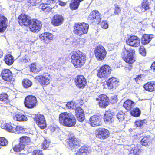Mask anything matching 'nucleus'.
<instances>
[{
	"instance_id": "1",
	"label": "nucleus",
	"mask_w": 155,
	"mask_h": 155,
	"mask_svg": "<svg viewBox=\"0 0 155 155\" xmlns=\"http://www.w3.org/2000/svg\"><path fill=\"white\" fill-rule=\"evenodd\" d=\"M59 119L61 124L68 127L73 126L76 124V121L74 116L72 114L67 112L60 114Z\"/></svg>"
},
{
	"instance_id": "2",
	"label": "nucleus",
	"mask_w": 155,
	"mask_h": 155,
	"mask_svg": "<svg viewBox=\"0 0 155 155\" xmlns=\"http://www.w3.org/2000/svg\"><path fill=\"white\" fill-rule=\"evenodd\" d=\"M85 55L79 51L74 52L71 56V62L77 68L81 67L85 62Z\"/></svg>"
},
{
	"instance_id": "3",
	"label": "nucleus",
	"mask_w": 155,
	"mask_h": 155,
	"mask_svg": "<svg viewBox=\"0 0 155 155\" xmlns=\"http://www.w3.org/2000/svg\"><path fill=\"white\" fill-rule=\"evenodd\" d=\"M135 52L133 49H127L124 47L123 49L121 56L126 62L130 64H132L135 61Z\"/></svg>"
},
{
	"instance_id": "4",
	"label": "nucleus",
	"mask_w": 155,
	"mask_h": 155,
	"mask_svg": "<svg viewBox=\"0 0 155 155\" xmlns=\"http://www.w3.org/2000/svg\"><path fill=\"white\" fill-rule=\"evenodd\" d=\"M89 25L84 23H78L74 26V32L76 35L80 36L87 33L88 31Z\"/></svg>"
},
{
	"instance_id": "5",
	"label": "nucleus",
	"mask_w": 155,
	"mask_h": 155,
	"mask_svg": "<svg viewBox=\"0 0 155 155\" xmlns=\"http://www.w3.org/2000/svg\"><path fill=\"white\" fill-rule=\"evenodd\" d=\"M112 71L111 68L107 65H105L98 71L97 76L102 79L107 78L110 76Z\"/></svg>"
},
{
	"instance_id": "6",
	"label": "nucleus",
	"mask_w": 155,
	"mask_h": 155,
	"mask_svg": "<svg viewBox=\"0 0 155 155\" xmlns=\"http://www.w3.org/2000/svg\"><path fill=\"white\" fill-rule=\"evenodd\" d=\"M24 104L25 106L28 108H34L37 104V99L34 96H28L25 98Z\"/></svg>"
},
{
	"instance_id": "7",
	"label": "nucleus",
	"mask_w": 155,
	"mask_h": 155,
	"mask_svg": "<svg viewBox=\"0 0 155 155\" xmlns=\"http://www.w3.org/2000/svg\"><path fill=\"white\" fill-rule=\"evenodd\" d=\"M101 19L100 14L98 11L94 10L91 12L88 20L89 22L92 24L99 23Z\"/></svg>"
},
{
	"instance_id": "8",
	"label": "nucleus",
	"mask_w": 155,
	"mask_h": 155,
	"mask_svg": "<svg viewBox=\"0 0 155 155\" xmlns=\"http://www.w3.org/2000/svg\"><path fill=\"white\" fill-rule=\"evenodd\" d=\"M106 51L104 48L101 45L97 46L95 50V54L96 58L99 60H103L106 54Z\"/></svg>"
},
{
	"instance_id": "9",
	"label": "nucleus",
	"mask_w": 155,
	"mask_h": 155,
	"mask_svg": "<svg viewBox=\"0 0 155 155\" xmlns=\"http://www.w3.org/2000/svg\"><path fill=\"white\" fill-rule=\"evenodd\" d=\"M36 79L43 86L49 84L51 77L48 73H45L42 75L38 76L36 77Z\"/></svg>"
},
{
	"instance_id": "10",
	"label": "nucleus",
	"mask_w": 155,
	"mask_h": 155,
	"mask_svg": "<svg viewBox=\"0 0 155 155\" xmlns=\"http://www.w3.org/2000/svg\"><path fill=\"white\" fill-rule=\"evenodd\" d=\"M29 25L30 31L33 32L39 31L42 26L41 22L37 19L33 20Z\"/></svg>"
},
{
	"instance_id": "11",
	"label": "nucleus",
	"mask_w": 155,
	"mask_h": 155,
	"mask_svg": "<svg viewBox=\"0 0 155 155\" xmlns=\"http://www.w3.org/2000/svg\"><path fill=\"white\" fill-rule=\"evenodd\" d=\"M75 83L77 87L79 88H83L86 84L85 78L82 75H78L75 79Z\"/></svg>"
},
{
	"instance_id": "12",
	"label": "nucleus",
	"mask_w": 155,
	"mask_h": 155,
	"mask_svg": "<svg viewBox=\"0 0 155 155\" xmlns=\"http://www.w3.org/2000/svg\"><path fill=\"white\" fill-rule=\"evenodd\" d=\"M35 119L36 124L41 129H43L46 127L45 120L43 115L37 114L36 115Z\"/></svg>"
},
{
	"instance_id": "13",
	"label": "nucleus",
	"mask_w": 155,
	"mask_h": 155,
	"mask_svg": "<svg viewBox=\"0 0 155 155\" xmlns=\"http://www.w3.org/2000/svg\"><path fill=\"white\" fill-rule=\"evenodd\" d=\"M127 44L131 46L138 47L140 44V40L139 38L135 36H130L126 40Z\"/></svg>"
},
{
	"instance_id": "14",
	"label": "nucleus",
	"mask_w": 155,
	"mask_h": 155,
	"mask_svg": "<svg viewBox=\"0 0 155 155\" xmlns=\"http://www.w3.org/2000/svg\"><path fill=\"white\" fill-rule=\"evenodd\" d=\"M98 99L100 101L98 104L99 106L101 107H105L109 103V99L105 95L102 94L100 95L98 98H97V100Z\"/></svg>"
},
{
	"instance_id": "15",
	"label": "nucleus",
	"mask_w": 155,
	"mask_h": 155,
	"mask_svg": "<svg viewBox=\"0 0 155 155\" xmlns=\"http://www.w3.org/2000/svg\"><path fill=\"white\" fill-rule=\"evenodd\" d=\"M18 19L19 24L21 26L28 25L30 24L31 21L29 17L23 14L19 16Z\"/></svg>"
},
{
	"instance_id": "16",
	"label": "nucleus",
	"mask_w": 155,
	"mask_h": 155,
	"mask_svg": "<svg viewBox=\"0 0 155 155\" xmlns=\"http://www.w3.org/2000/svg\"><path fill=\"white\" fill-rule=\"evenodd\" d=\"M1 75L4 81L10 82L14 80L12 73L9 69H6L3 70L2 72Z\"/></svg>"
},
{
	"instance_id": "17",
	"label": "nucleus",
	"mask_w": 155,
	"mask_h": 155,
	"mask_svg": "<svg viewBox=\"0 0 155 155\" xmlns=\"http://www.w3.org/2000/svg\"><path fill=\"white\" fill-rule=\"evenodd\" d=\"M101 118L97 115H94L91 117L89 120V124L92 126L94 127L100 125L101 123Z\"/></svg>"
},
{
	"instance_id": "18",
	"label": "nucleus",
	"mask_w": 155,
	"mask_h": 155,
	"mask_svg": "<svg viewBox=\"0 0 155 155\" xmlns=\"http://www.w3.org/2000/svg\"><path fill=\"white\" fill-rule=\"evenodd\" d=\"M96 137L101 139H104L109 136L108 130L105 129H99L96 133Z\"/></svg>"
},
{
	"instance_id": "19",
	"label": "nucleus",
	"mask_w": 155,
	"mask_h": 155,
	"mask_svg": "<svg viewBox=\"0 0 155 155\" xmlns=\"http://www.w3.org/2000/svg\"><path fill=\"white\" fill-rule=\"evenodd\" d=\"M69 138L67 139L66 142L67 143V144L69 145H80L81 144V141L77 139L73 135V134H71Z\"/></svg>"
},
{
	"instance_id": "20",
	"label": "nucleus",
	"mask_w": 155,
	"mask_h": 155,
	"mask_svg": "<svg viewBox=\"0 0 155 155\" xmlns=\"http://www.w3.org/2000/svg\"><path fill=\"white\" fill-rule=\"evenodd\" d=\"M119 82L117 79L113 77L108 80L107 82V84L109 89H115L118 85Z\"/></svg>"
},
{
	"instance_id": "21",
	"label": "nucleus",
	"mask_w": 155,
	"mask_h": 155,
	"mask_svg": "<svg viewBox=\"0 0 155 155\" xmlns=\"http://www.w3.org/2000/svg\"><path fill=\"white\" fill-rule=\"evenodd\" d=\"M8 20L4 16L0 15V33L3 32L7 27Z\"/></svg>"
},
{
	"instance_id": "22",
	"label": "nucleus",
	"mask_w": 155,
	"mask_h": 155,
	"mask_svg": "<svg viewBox=\"0 0 155 155\" xmlns=\"http://www.w3.org/2000/svg\"><path fill=\"white\" fill-rule=\"evenodd\" d=\"M76 116L78 120L82 122L84 120V114L83 110L80 107H77L75 109Z\"/></svg>"
},
{
	"instance_id": "23",
	"label": "nucleus",
	"mask_w": 155,
	"mask_h": 155,
	"mask_svg": "<svg viewBox=\"0 0 155 155\" xmlns=\"http://www.w3.org/2000/svg\"><path fill=\"white\" fill-rule=\"evenodd\" d=\"M53 35L49 33H45L41 34L39 35V38L41 40L46 43H48L52 40Z\"/></svg>"
},
{
	"instance_id": "24",
	"label": "nucleus",
	"mask_w": 155,
	"mask_h": 155,
	"mask_svg": "<svg viewBox=\"0 0 155 155\" xmlns=\"http://www.w3.org/2000/svg\"><path fill=\"white\" fill-rule=\"evenodd\" d=\"M91 152L89 146H82L77 151L76 155H87Z\"/></svg>"
},
{
	"instance_id": "25",
	"label": "nucleus",
	"mask_w": 155,
	"mask_h": 155,
	"mask_svg": "<svg viewBox=\"0 0 155 155\" xmlns=\"http://www.w3.org/2000/svg\"><path fill=\"white\" fill-rule=\"evenodd\" d=\"M63 18L61 15H54L53 18L52 23L54 26H58L63 23Z\"/></svg>"
},
{
	"instance_id": "26",
	"label": "nucleus",
	"mask_w": 155,
	"mask_h": 155,
	"mask_svg": "<svg viewBox=\"0 0 155 155\" xmlns=\"http://www.w3.org/2000/svg\"><path fill=\"white\" fill-rule=\"evenodd\" d=\"M144 89L149 92H152L155 91V82H148L143 86Z\"/></svg>"
},
{
	"instance_id": "27",
	"label": "nucleus",
	"mask_w": 155,
	"mask_h": 155,
	"mask_svg": "<svg viewBox=\"0 0 155 155\" xmlns=\"http://www.w3.org/2000/svg\"><path fill=\"white\" fill-rule=\"evenodd\" d=\"M142 151L138 146H135L130 149L128 155H140Z\"/></svg>"
},
{
	"instance_id": "28",
	"label": "nucleus",
	"mask_w": 155,
	"mask_h": 155,
	"mask_svg": "<svg viewBox=\"0 0 155 155\" xmlns=\"http://www.w3.org/2000/svg\"><path fill=\"white\" fill-rule=\"evenodd\" d=\"M30 138L27 136H22L19 139V145H25V144H30Z\"/></svg>"
},
{
	"instance_id": "29",
	"label": "nucleus",
	"mask_w": 155,
	"mask_h": 155,
	"mask_svg": "<svg viewBox=\"0 0 155 155\" xmlns=\"http://www.w3.org/2000/svg\"><path fill=\"white\" fill-rule=\"evenodd\" d=\"M14 120L18 121H25L27 120V117L21 113L15 114L13 116Z\"/></svg>"
},
{
	"instance_id": "30",
	"label": "nucleus",
	"mask_w": 155,
	"mask_h": 155,
	"mask_svg": "<svg viewBox=\"0 0 155 155\" xmlns=\"http://www.w3.org/2000/svg\"><path fill=\"white\" fill-rule=\"evenodd\" d=\"M135 105V103L133 101L130 100L125 101L123 104V107L127 110H130Z\"/></svg>"
},
{
	"instance_id": "31",
	"label": "nucleus",
	"mask_w": 155,
	"mask_h": 155,
	"mask_svg": "<svg viewBox=\"0 0 155 155\" xmlns=\"http://www.w3.org/2000/svg\"><path fill=\"white\" fill-rule=\"evenodd\" d=\"M153 35H144L142 38V43L143 44L145 45L148 43L153 38Z\"/></svg>"
},
{
	"instance_id": "32",
	"label": "nucleus",
	"mask_w": 155,
	"mask_h": 155,
	"mask_svg": "<svg viewBox=\"0 0 155 155\" xmlns=\"http://www.w3.org/2000/svg\"><path fill=\"white\" fill-rule=\"evenodd\" d=\"M14 126V124L9 122L4 124H2V126L3 128L5 129L9 132H12V130H13Z\"/></svg>"
},
{
	"instance_id": "33",
	"label": "nucleus",
	"mask_w": 155,
	"mask_h": 155,
	"mask_svg": "<svg viewBox=\"0 0 155 155\" xmlns=\"http://www.w3.org/2000/svg\"><path fill=\"white\" fill-rule=\"evenodd\" d=\"M5 61L8 65H12L14 61L13 57L10 54H8L5 57Z\"/></svg>"
},
{
	"instance_id": "34",
	"label": "nucleus",
	"mask_w": 155,
	"mask_h": 155,
	"mask_svg": "<svg viewBox=\"0 0 155 155\" xmlns=\"http://www.w3.org/2000/svg\"><path fill=\"white\" fill-rule=\"evenodd\" d=\"M41 68L35 64H32L30 66V70L32 72H38L41 70Z\"/></svg>"
},
{
	"instance_id": "35",
	"label": "nucleus",
	"mask_w": 155,
	"mask_h": 155,
	"mask_svg": "<svg viewBox=\"0 0 155 155\" xmlns=\"http://www.w3.org/2000/svg\"><path fill=\"white\" fill-rule=\"evenodd\" d=\"M14 127L13 130H12V133L18 134L23 133L24 132V129L22 127L15 125Z\"/></svg>"
},
{
	"instance_id": "36",
	"label": "nucleus",
	"mask_w": 155,
	"mask_h": 155,
	"mask_svg": "<svg viewBox=\"0 0 155 155\" xmlns=\"http://www.w3.org/2000/svg\"><path fill=\"white\" fill-rule=\"evenodd\" d=\"M80 2L78 0H72L70 4V8L73 10H75L78 8Z\"/></svg>"
},
{
	"instance_id": "37",
	"label": "nucleus",
	"mask_w": 155,
	"mask_h": 155,
	"mask_svg": "<svg viewBox=\"0 0 155 155\" xmlns=\"http://www.w3.org/2000/svg\"><path fill=\"white\" fill-rule=\"evenodd\" d=\"M131 115L135 117H138L140 116L141 114L140 110L138 108H133L130 111Z\"/></svg>"
},
{
	"instance_id": "38",
	"label": "nucleus",
	"mask_w": 155,
	"mask_h": 155,
	"mask_svg": "<svg viewBox=\"0 0 155 155\" xmlns=\"http://www.w3.org/2000/svg\"><path fill=\"white\" fill-rule=\"evenodd\" d=\"M114 113H106L105 116V117L104 118V120L112 122L113 121V115Z\"/></svg>"
},
{
	"instance_id": "39",
	"label": "nucleus",
	"mask_w": 155,
	"mask_h": 155,
	"mask_svg": "<svg viewBox=\"0 0 155 155\" xmlns=\"http://www.w3.org/2000/svg\"><path fill=\"white\" fill-rule=\"evenodd\" d=\"M142 11H145L150 8L149 2L147 0H143L141 3Z\"/></svg>"
},
{
	"instance_id": "40",
	"label": "nucleus",
	"mask_w": 155,
	"mask_h": 155,
	"mask_svg": "<svg viewBox=\"0 0 155 155\" xmlns=\"http://www.w3.org/2000/svg\"><path fill=\"white\" fill-rule=\"evenodd\" d=\"M44 2L42 4H41L40 7L41 9L43 11L45 12H47L50 10V8H52V7H50L48 5L50 4H47L45 3V0H42Z\"/></svg>"
},
{
	"instance_id": "41",
	"label": "nucleus",
	"mask_w": 155,
	"mask_h": 155,
	"mask_svg": "<svg viewBox=\"0 0 155 155\" xmlns=\"http://www.w3.org/2000/svg\"><path fill=\"white\" fill-rule=\"evenodd\" d=\"M22 84L24 87L25 88H28L30 87L32 85V82L28 79H24L22 81Z\"/></svg>"
},
{
	"instance_id": "42",
	"label": "nucleus",
	"mask_w": 155,
	"mask_h": 155,
	"mask_svg": "<svg viewBox=\"0 0 155 155\" xmlns=\"http://www.w3.org/2000/svg\"><path fill=\"white\" fill-rule=\"evenodd\" d=\"M66 106L68 108L75 109L77 107H76V105L75 104V102L74 101H71L70 102H68L66 104Z\"/></svg>"
},
{
	"instance_id": "43",
	"label": "nucleus",
	"mask_w": 155,
	"mask_h": 155,
	"mask_svg": "<svg viewBox=\"0 0 155 155\" xmlns=\"http://www.w3.org/2000/svg\"><path fill=\"white\" fill-rule=\"evenodd\" d=\"M8 96L5 93H2L0 94V101L6 102L8 100Z\"/></svg>"
},
{
	"instance_id": "44",
	"label": "nucleus",
	"mask_w": 155,
	"mask_h": 155,
	"mask_svg": "<svg viewBox=\"0 0 155 155\" xmlns=\"http://www.w3.org/2000/svg\"><path fill=\"white\" fill-rule=\"evenodd\" d=\"M149 139L147 137H143L141 140V143L142 145H148L149 141Z\"/></svg>"
},
{
	"instance_id": "45",
	"label": "nucleus",
	"mask_w": 155,
	"mask_h": 155,
	"mask_svg": "<svg viewBox=\"0 0 155 155\" xmlns=\"http://www.w3.org/2000/svg\"><path fill=\"white\" fill-rule=\"evenodd\" d=\"M146 121L145 120H137L135 122V125L137 127H141L143 124H145Z\"/></svg>"
},
{
	"instance_id": "46",
	"label": "nucleus",
	"mask_w": 155,
	"mask_h": 155,
	"mask_svg": "<svg viewBox=\"0 0 155 155\" xmlns=\"http://www.w3.org/2000/svg\"><path fill=\"white\" fill-rule=\"evenodd\" d=\"M8 144V140L4 137H0V145H7Z\"/></svg>"
},
{
	"instance_id": "47",
	"label": "nucleus",
	"mask_w": 155,
	"mask_h": 155,
	"mask_svg": "<svg viewBox=\"0 0 155 155\" xmlns=\"http://www.w3.org/2000/svg\"><path fill=\"white\" fill-rule=\"evenodd\" d=\"M124 114L123 112H120L116 114V117L119 121L122 120L124 119Z\"/></svg>"
},
{
	"instance_id": "48",
	"label": "nucleus",
	"mask_w": 155,
	"mask_h": 155,
	"mask_svg": "<svg viewBox=\"0 0 155 155\" xmlns=\"http://www.w3.org/2000/svg\"><path fill=\"white\" fill-rule=\"evenodd\" d=\"M32 155H44L42 150L38 149H36L33 150Z\"/></svg>"
},
{
	"instance_id": "49",
	"label": "nucleus",
	"mask_w": 155,
	"mask_h": 155,
	"mask_svg": "<svg viewBox=\"0 0 155 155\" xmlns=\"http://www.w3.org/2000/svg\"><path fill=\"white\" fill-rule=\"evenodd\" d=\"M24 148V146H14L13 148L14 151L16 152H20Z\"/></svg>"
},
{
	"instance_id": "50",
	"label": "nucleus",
	"mask_w": 155,
	"mask_h": 155,
	"mask_svg": "<svg viewBox=\"0 0 155 155\" xmlns=\"http://www.w3.org/2000/svg\"><path fill=\"white\" fill-rule=\"evenodd\" d=\"M101 27L104 29H107L108 28V25L106 21H103L101 23Z\"/></svg>"
},
{
	"instance_id": "51",
	"label": "nucleus",
	"mask_w": 155,
	"mask_h": 155,
	"mask_svg": "<svg viewBox=\"0 0 155 155\" xmlns=\"http://www.w3.org/2000/svg\"><path fill=\"white\" fill-rule=\"evenodd\" d=\"M139 52L140 54L142 55L145 56L146 55V53L145 49L143 47H141L139 50Z\"/></svg>"
},
{
	"instance_id": "52",
	"label": "nucleus",
	"mask_w": 155,
	"mask_h": 155,
	"mask_svg": "<svg viewBox=\"0 0 155 155\" xmlns=\"http://www.w3.org/2000/svg\"><path fill=\"white\" fill-rule=\"evenodd\" d=\"M121 11L120 9V7H118V5H116L114 8V12L115 14H119Z\"/></svg>"
},
{
	"instance_id": "53",
	"label": "nucleus",
	"mask_w": 155,
	"mask_h": 155,
	"mask_svg": "<svg viewBox=\"0 0 155 155\" xmlns=\"http://www.w3.org/2000/svg\"><path fill=\"white\" fill-rule=\"evenodd\" d=\"M111 102L114 103L117 101V97L116 96L111 97Z\"/></svg>"
},
{
	"instance_id": "54",
	"label": "nucleus",
	"mask_w": 155,
	"mask_h": 155,
	"mask_svg": "<svg viewBox=\"0 0 155 155\" xmlns=\"http://www.w3.org/2000/svg\"><path fill=\"white\" fill-rule=\"evenodd\" d=\"M50 143V142L47 140L45 139L43 143V145H49Z\"/></svg>"
},
{
	"instance_id": "55",
	"label": "nucleus",
	"mask_w": 155,
	"mask_h": 155,
	"mask_svg": "<svg viewBox=\"0 0 155 155\" xmlns=\"http://www.w3.org/2000/svg\"><path fill=\"white\" fill-rule=\"evenodd\" d=\"M19 140H15L13 142L12 144L14 145H19Z\"/></svg>"
},
{
	"instance_id": "56",
	"label": "nucleus",
	"mask_w": 155,
	"mask_h": 155,
	"mask_svg": "<svg viewBox=\"0 0 155 155\" xmlns=\"http://www.w3.org/2000/svg\"><path fill=\"white\" fill-rule=\"evenodd\" d=\"M21 62L23 63H27L28 62V60L25 57L22 58L21 59Z\"/></svg>"
},
{
	"instance_id": "57",
	"label": "nucleus",
	"mask_w": 155,
	"mask_h": 155,
	"mask_svg": "<svg viewBox=\"0 0 155 155\" xmlns=\"http://www.w3.org/2000/svg\"><path fill=\"white\" fill-rule=\"evenodd\" d=\"M150 68L151 69L155 70V62L152 64Z\"/></svg>"
},
{
	"instance_id": "58",
	"label": "nucleus",
	"mask_w": 155,
	"mask_h": 155,
	"mask_svg": "<svg viewBox=\"0 0 155 155\" xmlns=\"http://www.w3.org/2000/svg\"><path fill=\"white\" fill-rule=\"evenodd\" d=\"M59 4L61 6H64L65 5V3L64 2H59Z\"/></svg>"
},
{
	"instance_id": "59",
	"label": "nucleus",
	"mask_w": 155,
	"mask_h": 155,
	"mask_svg": "<svg viewBox=\"0 0 155 155\" xmlns=\"http://www.w3.org/2000/svg\"><path fill=\"white\" fill-rule=\"evenodd\" d=\"M48 148V147H46V146H43L41 148V149L43 150H45L47 149Z\"/></svg>"
},
{
	"instance_id": "60",
	"label": "nucleus",
	"mask_w": 155,
	"mask_h": 155,
	"mask_svg": "<svg viewBox=\"0 0 155 155\" xmlns=\"http://www.w3.org/2000/svg\"><path fill=\"white\" fill-rule=\"evenodd\" d=\"M3 55V53L2 51L0 49V58Z\"/></svg>"
},
{
	"instance_id": "61",
	"label": "nucleus",
	"mask_w": 155,
	"mask_h": 155,
	"mask_svg": "<svg viewBox=\"0 0 155 155\" xmlns=\"http://www.w3.org/2000/svg\"><path fill=\"white\" fill-rule=\"evenodd\" d=\"M74 146H71L70 147V148L72 150L74 148Z\"/></svg>"
},
{
	"instance_id": "62",
	"label": "nucleus",
	"mask_w": 155,
	"mask_h": 155,
	"mask_svg": "<svg viewBox=\"0 0 155 155\" xmlns=\"http://www.w3.org/2000/svg\"><path fill=\"white\" fill-rule=\"evenodd\" d=\"M135 79L136 81H138L139 80H140L139 77Z\"/></svg>"
}]
</instances>
